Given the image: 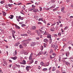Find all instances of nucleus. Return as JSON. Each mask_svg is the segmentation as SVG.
Here are the masks:
<instances>
[{"label":"nucleus","mask_w":73,"mask_h":73,"mask_svg":"<svg viewBox=\"0 0 73 73\" xmlns=\"http://www.w3.org/2000/svg\"><path fill=\"white\" fill-rule=\"evenodd\" d=\"M52 55H53V56H56V55H57V54H55L54 52H53L52 53Z\"/></svg>","instance_id":"nucleus-41"},{"label":"nucleus","mask_w":73,"mask_h":73,"mask_svg":"<svg viewBox=\"0 0 73 73\" xmlns=\"http://www.w3.org/2000/svg\"><path fill=\"white\" fill-rule=\"evenodd\" d=\"M36 33H37L38 36H40V34H38V31L37 30H36L35 31Z\"/></svg>","instance_id":"nucleus-28"},{"label":"nucleus","mask_w":73,"mask_h":73,"mask_svg":"<svg viewBox=\"0 0 73 73\" xmlns=\"http://www.w3.org/2000/svg\"><path fill=\"white\" fill-rule=\"evenodd\" d=\"M55 28H56V27L54 26H53V27H51L50 29V30L51 31H52V32H53V31H54V29Z\"/></svg>","instance_id":"nucleus-1"},{"label":"nucleus","mask_w":73,"mask_h":73,"mask_svg":"<svg viewBox=\"0 0 73 73\" xmlns=\"http://www.w3.org/2000/svg\"><path fill=\"white\" fill-rule=\"evenodd\" d=\"M69 54L70 53L69 52H67V53H66V57H68V56H69Z\"/></svg>","instance_id":"nucleus-22"},{"label":"nucleus","mask_w":73,"mask_h":73,"mask_svg":"<svg viewBox=\"0 0 73 73\" xmlns=\"http://www.w3.org/2000/svg\"><path fill=\"white\" fill-rule=\"evenodd\" d=\"M4 3V1H1V4H3V3Z\"/></svg>","instance_id":"nucleus-53"},{"label":"nucleus","mask_w":73,"mask_h":73,"mask_svg":"<svg viewBox=\"0 0 73 73\" xmlns=\"http://www.w3.org/2000/svg\"><path fill=\"white\" fill-rule=\"evenodd\" d=\"M44 42H45L46 43L47 42H48V40L46 39H45L44 40Z\"/></svg>","instance_id":"nucleus-15"},{"label":"nucleus","mask_w":73,"mask_h":73,"mask_svg":"<svg viewBox=\"0 0 73 73\" xmlns=\"http://www.w3.org/2000/svg\"><path fill=\"white\" fill-rule=\"evenodd\" d=\"M16 66L19 68H20V65L16 64Z\"/></svg>","instance_id":"nucleus-44"},{"label":"nucleus","mask_w":73,"mask_h":73,"mask_svg":"<svg viewBox=\"0 0 73 73\" xmlns=\"http://www.w3.org/2000/svg\"><path fill=\"white\" fill-rule=\"evenodd\" d=\"M27 33L28 34H29V35H31V31H28L27 32Z\"/></svg>","instance_id":"nucleus-36"},{"label":"nucleus","mask_w":73,"mask_h":73,"mask_svg":"<svg viewBox=\"0 0 73 73\" xmlns=\"http://www.w3.org/2000/svg\"><path fill=\"white\" fill-rule=\"evenodd\" d=\"M58 36H61V33H59L58 34Z\"/></svg>","instance_id":"nucleus-64"},{"label":"nucleus","mask_w":73,"mask_h":73,"mask_svg":"<svg viewBox=\"0 0 73 73\" xmlns=\"http://www.w3.org/2000/svg\"><path fill=\"white\" fill-rule=\"evenodd\" d=\"M21 26H22V27H25V25L24 24H23Z\"/></svg>","instance_id":"nucleus-55"},{"label":"nucleus","mask_w":73,"mask_h":73,"mask_svg":"<svg viewBox=\"0 0 73 73\" xmlns=\"http://www.w3.org/2000/svg\"><path fill=\"white\" fill-rule=\"evenodd\" d=\"M53 36L54 37H56V36L57 37V34H54V35H53Z\"/></svg>","instance_id":"nucleus-56"},{"label":"nucleus","mask_w":73,"mask_h":73,"mask_svg":"<svg viewBox=\"0 0 73 73\" xmlns=\"http://www.w3.org/2000/svg\"><path fill=\"white\" fill-rule=\"evenodd\" d=\"M31 45H32V46H35V45H36V43L35 42H33L32 43Z\"/></svg>","instance_id":"nucleus-30"},{"label":"nucleus","mask_w":73,"mask_h":73,"mask_svg":"<svg viewBox=\"0 0 73 73\" xmlns=\"http://www.w3.org/2000/svg\"><path fill=\"white\" fill-rule=\"evenodd\" d=\"M52 71H54L55 70H56V67H52Z\"/></svg>","instance_id":"nucleus-25"},{"label":"nucleus","mask_w":73,"mask_h":73,"mask_svg":"<svg viewBox=\"0 0 73 73\" xmlns=\"http://www.w3.org/2000/svg\"><path fill=\"white\" fill-rule=\"evenodd\" d=\"M3 63L6 65H7V62H6V61H3Z\"/></svg>","instance_id":"nucleus-32"},{"label":"nucleus","mask_w":73,"mask_h":73,"mask_svg":"<svg viewBox=\"0 0 73 73\" xmlns=\"http://www.w3.org/2000/svg\"><path fill=\"white\" fill-rule=\"evenodd\" d=\"M32 8H36V6L34 5H32Z\"/></svg>","instance_id":"nucleus-39"},{"label":"nucleus","mask_w":73,"mask_h":73,"mask_svg":"<svg viewBox=\"0 0 73 73\" xmlns=\"http://www.w3.org/2000/svg\"><path fill=\"white\" fill-rule=\"evenodd\" d=\"M50 57L51 59H53L54 58V57H52V55H50Z\"/></svg>","instance_id":"nucleus-34"},{"label":"nucleus","mask_w":73,"mask_h":73,"mask_svg":"<svg viewBox=\"0 0 73 73\" xmlns=\"http://www.w3.org/2000/svg\"><path fill=\"white\" fill-rule=\"evenodd\" d=\"M15 27H16V28H17V29H20V27L17 26V25H15Z\"/></svg>","instance_id":"nucleus-27"},{"label":"nucleus","mask_w":73,"mask_h":73,"mask_svg":"<svg viewBox=\"0 0 73 73\" xmlns=\"http://www.w3.org/2000/svg\"><path fill=\"white\" fill-rule=\"evenodd\" d=\"M63 61L64 62L65 64H66V65H69V64H70L69 62H66L65 61V60H63Z\"/></svg>","instance_id":"nucleus-7"},{"label":"nucleus","mask_w":73,"mask_h":73,"mask_svg":"<svg viewBox=\"0 0 73 73\" xmlns=\"http://www.w3.org/2000/svg\"><path fill=\"white\" fill-rule=\"evenodd\" d=\"M38 9H35L33 10V12H38Z\"/></svg>","instance_id":"nucleus-14"},{"label":"nucleus","mask_w":73,"mask_h":73,"mask_svg":"<svg viewBox=\"0 0 73 73\" xmlns=\"http://www.w3.org/2000/svg\"><path fill=\"white\" fill-rule=\"evenodd\" d=\"M12 4H8V5H9V7H12Z\"/></svg>","instance_id":"nucleus-46"},{"label":"nucleus","mask_w":73,"mask_h":73,"mask_svg":"<svg viewBox=\"0 0 73 73\" xmlns=\"http://www.w3.org/2000/svg\"><path fill=\"white\" fill-rule=\"evenodd\" d=\"M46 51H44L43 52V54H46Z\"/></svg>","instance_id":"nucleus-58"},{"label":"nucleus","mask_w":73,"mask_h":73,"mask_svg":"<svg viewBox=\"0 0 73 73\" xmlns=\"http://www.w3.org/2000/svg\"><path fill=\"white\" fill-rule=\"evenodd\" d=\"M12 59H13V60H16V59L17 58V56H15V57H12L11 58Z\"/></svg>","instance_id":"nucleus-13"},{"label":"nucleus","mask_w":73,"mask_h":73,"mask_svg":"<svg viewBox=\"0 0 73 73\" xmlns=\"http://www.w3.org/2000/svg\"><path fill=\"white\" fill-rule=\"evenodd\" d=\"M52 41L51 39H49V43L50 44H51V43H52Z\"/></svg>","instance_id":"nucleus-38"},{"label":"nucleus","mask_w":73,"mask_h":73,"mask_svg":"<svg viewBox=\"0 0 73 73\" xmlns=\"http://www.w3.org/2000/svg\"><path fill=\"white\" fill-rule=\"evenodd\" d=\"M16 18H17L18 19H20L21 18V16H17L16 17Z\"/></svg>","instance_id":"nucleus-33"},{"label":"nucleus","mask_w":73,"mask_h":73,"mask_svg":"<svg viewBox=\"0 0 73 73\" xmlns=\"http://www.w3.org/2000/svg\"><path fill=\"white\" fill-rule=\"evenodd\" d=\"M42 71H43L44 72H45V71H46V70H48V69L46 68H43L42 70Z\"/></svg>","instance_id":"nucleus-26"},{"label":"nucleus","mask_w":73,"mask_h":73,"mask_svg":"<svg viewBox=\"0 0 73 73\" xmlns=\"http://www.w3.org/2000/svg\"><path fill=\"white\" fill-rule=\"evenodd\" d=\"M65 9V7H63L61 8V11L64 12V10Z\"/></svg>","instance_id":"nucleus-9"},{"label":"nucleus","mask_w":73,"mask_h":73,"mask_svg":"<svg viewBox=\"0 0 73 73\" xmlns=\"http://www.w3.org/2000/svg\"><path fill=\"white\" fill-rule=\"evenodd\" d=\"M39 8H40V11H42V7H39Z\"/></svg>","instance_id":"nucleus-52"},{"label":"nucleus","mask_w":73,"mask_h":73,"mask_svg":"<svg viewBox=\"0 0 73 73\" xmlns=\"http://www.w3.org/2000/svg\"><path fill=\"white\" fill-rule=\"evenodd\" d=\"M57 8H55V9H53V11H57Z\"/></svg>","instance_id":"nucleus-43"},{"label":"nucleus","mask_w":73,"mask_h":73,"mask_svg":"<svg viewBox=\"0 0 73 73\" xmlns=\"http://www.w3.org/2000/svg\"><path fill=\"white\" fill-rule=\"evenodd\" d=\"M40 32L41 33H42V34L44 33V31H42V30H40Z\"/></svg>","instance_id":"nucleus-63"},{"label":"nucleus","mask_w":73,"mask_h":73,"mask_svg":"<svg viewBox=\"0 0 73 73\" xmlns=\"http://www.w3.org/2000/svg\"><path fill=\"white\" fill-rule=\"evenodd\" d=\"M17 54V50H15V52L13 53V54L14 56L16 55Z\"/></svg>","instance_id":"nucleus-23"},{"label":"nucleus","mask_w":73,"mask_h":73,"mask_svg":"<svg viewBox=\"0 0 73 73\" xmlns=\"http://www.w3.org/2000/svg\"><path fill=\"white\" fill-rule=\"evenodd\" d=\"M53 51V49H50V51L49 52V53L50 54H51V53H52Z\"/></svg>","instance_id":"nucleus-21"},{"label":"nucleus","mask_w":73,"mask_h":73,"mask_svg":"<svg viewBox=\"0 0 73 73\" xmlns=\"http://www.w3.org/2000/svg\"><path fill=\"white\" fill-rule=\"evenodd\" d=\"M46 46H47V44H46L44 43V48H46Z\"/></svg>","instance_id":"nucleus-42"},{"label":"nucleus","mask_w":73,"mask_h":73,"mask_svg":"<svg viewBox=\"0 0 73 73\" xmlns=\"http://www.w3.org/2000/svg\"><path fill=\"white\" fill-rule=\"evenodd\" d=\"M40 64L41 65L43 66H46L45 65H44V62H40Z\"/></svg>","instance_id":"nucleus-8"},{"label":"nucleus","mask_w":73,"mask_h":73,"mask_svg":"<svg viewBox=\"0 0 73 73\" xmlns=\"http://www.w3.org/2000/svg\"><path fill=\"white\" fill-rule=\"evenodd\" d=\"M13 36V37L15 39V36H14V34H12V35Z\"/></svg>","instance_id":"nucleus-61"},{"label":"nucleus","mask_w":73,"mask_h":73,"mask_svg":"<svg viewBox=\"0 0 73 73\" xmlns=\"http://www.w3.org/2000/svg\"><path fill=\"white\" fill-rule=\"evenodd\" d=\"M37 23H38V24L39 25V24H41V25L42 24V23L40 22H38Z\"/></svg>","instance_id":"nucleus-49"},{"label":"nucleus","mask_w":73,"mask_h":73,"mask_svg":"<svg viewBox=\"0 0 73 73\" xmlns=\"http://www.w3.org/2000/svg\"><path fill=\"white\" fill-rule=\"evenodd\" d=\"M68 27H66L64 29V31H65V30H66V29H68Z\"/></svg>","instance_id":"nucleus-45"},{"label":"nucleus","mask_w":73,"mask_h":73,"mask_svg":"<svg viewBox=\"0 0 73 73\" xmlns=\"http://www.w3.org/2000/svg\"><path fill=\"white\" fill-rule=\"evenodd\" d=\"M19 48H23V46L21 44L19 46Z\"/></svg>","instance_id":"nucleus-37"},{"label":"nucleus","mask_w":73,"mask_h":73,"mask_svg":"<svg viewBox=\"0 0 73 73\" xmlns=\"http://www.w3.org/2000/svg\"><path fill=\"white\" fill-rule=\"evenodd\" d=\"M2 13H3V15L5 16H6V13L5 12H4V11H2Z\"/></svg>","instance_id":"nucleus-18"},{"label":"nucleus","mask_w":73,"mask_h":73,"mask_svg":"<svg viewBox=\"0 0 73 73\" xmlns=\"http://www.w3.org/2000/svg\"><path fill=\"white\" fill-rule=\"evenodd\" d=\"M40 49H41V50H43V49H44V47H43V46H41Z\"/></svg>","instance_id":"nucleus-35"},{"label":"nucleus","mask_w":73,"mask_h":73,"mask_svg":"<svg viewBox=\"0 0 73 73\" xmlns=\"http://www.w3.org/2000/svg\"><path fill=\"white\" fill-rule=\"evenodd\" d=\"M36 26H33L31 27V30H35L36 29Z\"/></svg>","instance_id":"nucleus-3"},{"label":"nucleus","mask_w":73,"mask_h":73,"mask_svg":"<svg viewBox=\"0 0 73 73\" xmlns=\"http://www.w3.org/2000/svg\"><path fill=\"white\" fill-rule=\"evenodd\" d=\"M19 44H20V43L19 42H17L15 44L14 46H19Z\"/></svg>","instance_id":"nucleus-6"},{"label":"nucleus","mask_w":73,"mask_h":73,"mask_svg":"<svg viewBox=\"0 0 73 73\" xmlns=\"http://www.w3.org/2000/svg\"><path fill=\"white\" fill-rule=\"evenodd\" d=\"M44 19L43 18H39L38 19V21H43V20Z\"/></svg>","instance_id":"nucleus-19"},{"label":"nucleus","mask_w":73,"mask_h":73,"mask_svg":"<svg viewBox=\"0 0 73 73\" xmlns=\"http://www.w3.org/2000/svg\"><path fill=\"white\" fill-rule=\"evenodd\" d=\"M59 62H61V57H59Z\"/></svg>","instance_id":"nucleus-57"},{"label":"nucleus","mask_w":73,"mask_h":73,"mask_svg":"<svg viewBox=\"0 0 73 73\" xmlns=\"http://www.w3.org/2000/svg\"><path fill=\"white\" fill-rule=\"evenodd\" d=\"M20 64H23V65H25L26 64V61L25 60H23L22 62H20Z\"/></svg>","instance_id":"nucleus-2"},{"label":"nucleus","mask_w":73,"mask_h":73,"mask_svg":"<svg viewBox=\"0 0 73 73\" xmlns=\"http://www.w3.org/2000/svg\"><path fill=\"white\" fill-rule=\"evenodd\" d=\"M16 19L19 22V21H20V19L19 18H16Z\"/></svg>","instance_id":"nucleus-59"},{"label":"nucleus","mask_w":73,"mask_h":73,"mask_svg":"<svg viewBox=\"0 0 73 73\" xmlns=\"http://www.w3.org/2000/svg\"><path fill=\"white\" fill-rule=\"evenodd\" d=\"M15 33H16L15 31H12V35H14V34Z\"/></svg>","instance_id":"nucleus-47"},{"label":"nucleus","mask_w":73,"mask_h":73,"mask_svg":"<svg viewBox=\"0 0 73 73\" xmlns=\"http://www.w3.org/2000/svg\"><path fill=\"white\" fill-rule=\"evenodd\" d=\"M23 21H22V22H19V24H23Z\"/></svg>","instance_id":"nucleus-62"},{"label":"nucleus","mask_w":73,"mask_h":73,"mask_svg":"<svg viewBox=\"0 0 73 73\" xmlns=\"http://www.w3.org/2000/svg\"><path fill=\"white\" fill-rule=\"evenodd\" d=\"M56 73H60V72L58 70H57L56 71Z\"/></svg>","instance_id":"nucleus-48"},{"label":"nucleus","mask_w":73,"mask_h":73,"mask_svg":"<svg viewBox=\"0 0 73 73\" xmlns=\"http://www.w3.org/2000/svg\"><path fill=\"white\" fill-rule=\"evenodd\" d=\"M47 37L48 38H51V35L50 34H48Z\"/></svg>","instance_id":"nucleus-11"},{"label":"nucleus","mask_w":73,"mask_h":73,"mask_svg":"<svg viewBox=\"0 0 73 73\" xmlns=\"http://www.w3.org/2000/svg\"><path fill=\"white\" fill-rule=\"evenodd\" d=\"M33 62V60L32 59L30 60V64H32Z\"/></svg>","instance_id":"nucleus-20"},{"label":"nucleus","mask_w":73,"mask_h":73,"mask_svg":"<svg viewBox=\"0 0 73 73\" xmlns=\"http://www.w3.org/2000/svg\"><path fill=\"white\" fill-rule=\"evenodd\" d=\"M45 64H46V66H49V62L45 63Z\"/></svg>","instance_id":"nucleus-24"},{"label":"nucleus","mask_w":73,"mask_h":73,"mask_svg":"<svg viewBox=\"0 0 73 73\" xmlns=\"http://www.w3.org/2000/svg\"><path fill=\"white\" fill-rule=\"evenodd\" d=\"M21 36H28V35L26 34H21Z\"/></svg>","instance_id":"nucleus-10"},{"label":"nucleus","mask_w":73,"mask_h":73,"mask_svg":"<svg viewBox=\"0 0 73 73\" xmlns=\"http://www.w3.org/2000/svg\"><path fill=\"white\" fill-rule=\"evenodd\" d=\"M33 10V9H29V11H32Z\"/></svg>","instance_id":"nucleus-60"},{"label":"nucleus","mask_w":73,"mask_h":73,"mask_svg":"<svg viewBox=\"0 0 73 73\" xmlns=\"http://www.w3.org/2000/svg\"><path fill=\"white\" fill-rule=\"evenodd\" d=\"M57 23V22H54V24H52L51 25V27H52V26H53L54 27H56V26H54L55 24H56Z\"/></svg>","instance_id":"nucleus-12"},{"label":"nucleus","mask_w":73,"mask_h":73,"mask_svg":"<svg viewBox=\"0 0 73 73\" xmlns=\"http://www.w3.org/2000/svg\"><path fill=\"white\" fill-rule=\"evenodd\" d=\"M13 15H10V16L9 17V18H10L11 19H12L13 18Z\"/></svg>","instance_id":"nucleus-16"},{"label":"nucleus","mask_w":73,"mask_h":73,"mask_svg":"<svg viewBox=\"0 0 73 73\" xmlns=\"http://www.w3.org/2000/svg\"><path fill=\"white\" fill-rule=\"evenodd\" d=\"M23 46H27V44H26L24 43L23 44Z\"/></svg>","instance_id":"nucleus-54"},{"label":"nucleus","mask_w":73,"mask_h":73,"mask_svg":"<svg viewBox=\"0 0 73 73\" xmlns=\"http://www.w3.org/2000/svg\"><path fill=\"white\" fill-rule=\"evenodd\" d=\"M51 46V48H55V46L54 45L52 44Z\"/></svg>","instance_id":"nucleus-17"},{"label":"nucleus","mask_w":73,"mask_h":73,"mask_svg":"<svg viewBox=\"0 0 73 73\" xmlns=\"http://www.w3.org/2000/svg\"><path fill=\"white\" fill-rule=\"evenodd\" d=\"M26 69L27 71H29V70L31 69V67L29 66H27L26 67Z\"/></svg>","instance_id":"nucleus-5"},{"label":"nucleus","mask_w":73,"mask_h":73,"mask_svg":"<svg viewBox=\"0 0 73 73\" xmlns=\"http://www.w3.org/2000/svg\"><path fill=\"white\" fill-rule=\"evenodd\" d=\"M52 69L51 67H50L49 69H48V70L50 71V70H51V69Z\"/></svg>","instance_id":"nucleus-50"},{"label":"nucleus","mask_w":73,"mask_h":73,"mask_svg":"<svg viewBox=\"0 0 73 73\" xmlns=\"http://www.w3.org/2000/svg\"><path fill=\"white\" fill-rule=\"evenodd\" d=\"M51 2L52 3H54V2H55V0H52Z\"/></svg>","instance_id":"nucleus-51"},{"label":"nucleus","mask_w":73,"mask_h":73,"mask_svg":"<svg viewBox=\"0 0 73 73\" xmlns=\"http://www.w3.org/2000/svg\"><path fill=\"white\" fill-rule=\"evenodd\" d=\"M33 55V54L31 53L30 56L29 58V60H32V55Z\"/></svg>","instance_id":"nucleus-4"},{"label":"nucleus","mask_w":73,"mask_h":73,"mask_svg":"<svg viewBox=\"0 0 73 73\" xmlns=\"http://www.w3.org/2000/svg\"><path fill=\"white\" fill-rule=\"evenodd\" d=\"M58 47V46H56L55 47V48L54 49V50H56L57 48Z\"/></svg>","instance_id":"nucleus-29"},{"label":"nucleus","mask_w":73,"mask_h":73,"mask_svg":"<svg viewBox=\"0 0 73 73\" xmlns=\"http://www.w3.org/2000/svg\"><path fill=\"white\" fill-rule=\"evenodd\" d=\"M23 15H24V11L23 10H22L20 12Z\"/></svg>","instance_id":"nucleus-40"},{"label":"nucleus","mask_w":73,"mask_h":73,"mask_svg":"<svg viewBox=\"0 0 73 73\" xmlns=\"http://www.w3.org/2000/svg\"><path fill=\"white\" fill-rule=\"evenodd\" d=\"M55 7H56L55 5H54L52 6L51 7H50V8H54Z\"/></svg>","instance_id":"nucleus-31"}]
</instances>
